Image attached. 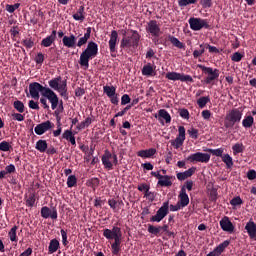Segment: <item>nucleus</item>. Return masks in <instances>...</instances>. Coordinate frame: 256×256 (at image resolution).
Masks as SVG:
<instances>
[{"instance_id":"bb28decb","label":"nucleus","mask_w":256,"mask_h":256,"mask_svg":"<svg viewBox=\"0 0 256 256\" xmlns=\"http://www.w3.org/2000/svg\"><path fill=\"white\" fill-rule=\"evenodd\" d=\"M193 173H196V167H191L184 172L176 173V179L179 181H184L188 178H191V176H193Z\"/></svg>"},{"instance_id":"9b49d317","label":"nucleus","mask_w":256,"mask_h":256,"mask_svg":"<svg viewBox=\"0 0 256 256\" xmlns=\"http://www.w3.org/2000/svg\"><path fill=\"white\" fill-rule=\"evenodd\" d=\"M100 161H102L105 170H112V166H117V154L105 150L103 156L100 157Z\"/></svg>"},{"instance_id":"864d4df0","label":"nucleus","mask_w":256,"mask_h":256,"mask_svg":"<svg viewBox=\"0 0 256 256\" xmlns=\"http://www.w3.org/2000/svg\"><path fill=\"white\" fill-rule=\"evenodd\" d=\"M186 133L188 134V137H190L191 139H198V129L190 128L186 130Z\"/></svg>"},{"instance_id":"b1692460","label":"nucleus","mask_w":256,"mask_h":256,"mask_svg":"<svg viewBox=\"0 0 256 256\" xmlns=\"http://www.w3.org/2000/svg\"><path fill=\"white\" fill-rule=\"evenodd\" d=\"M154 118H159V123H166L169 124L171 123V115L169 112H166L164 109H160L158 114H154Z\"/></svg>"},{"instance_id":"5fc2aeb1","label":"nucleus","mask_w":256,"mask_h":256,"mask_svg":"<svg viewBox=\"0 0 256 256\" xmlns=\"http://www.w3.org/2000/svg\"><path fill=\"white\" fill-rule=\"evenodd\" d=\"M198 0H179V7H186L188 5H195Z\"/></svg>"},{"instance_id":"e2e57ef3","label":"nucleus","mask_w":256,"mask_h":256,"mask_svg":"<svg viewBox=\"0 0 256 256\" xmlns=\"http://www.w3.org/2000/svg\"><path fill=\"white\" fill-rule=\"evenodd\" d=\"M108 206H110V209H112V211H115L117 207H120L122 205L117 204V202H115V199H110L108 200Z\"/></svg>"},{"instance_id":"2f4dec72","label":"nucleus","mask_w":256,"mask_h":256,"mask_svg":"<svg viewBox=\"0 0 256 256\" xmlns=\"http://www.w3.org/2000/svg\"><path fill=\"white\" fill-rule=\"evenodd\" d=\"M176 205H188V194L185 190L181 189L179 192V202H176Z\"/></svg>"},{"instance_id":"393cba45","label":"nucleus","mask_w":256,"mask_h":256,"mask_svg":"<svg viewBox=\"0 0 256 256\" xmlns=\"http://www.w3.org/2000/svg\"><path fill=\"white\" fill-rule=\"evenodd\" d=\"M56 41V30L51 31V34L49 36H46L44 39H42V42H40V46L44 48H49L51 45H54V42Z\"/></svg>"},{"instance_id":"69168bd1","label":"nucleus","mask_w":256,"mask_h":256,"mask_svg":"<svg viewBox=\"0 0 256 256\" xmlns=\"http://www.w3.org/2000/svg\"><path fill=\"white\" fill-rule=\"evenodd\" d=\"M254 179H256V171H254V170H248V171H247V180L252 181V180H254Z\"/></svg>"},{"instance_id":"4d7b16f0","label":"nucleus","mask_w":256,"mask_h":256,"mask_svg":"<svg viewBox=\"0 0 256 256\" xmlns=\"http://www.w3.org/2000/svg\"><path fill=\"white\" fill-rule=\"evenodd\" d=\"M150 175H152V177H154V178H157V180L171 178V176H169V175H161V174H159V171H157V172H150Z\"/></svg>"},{"instance_id":"a878e982","label":"nucleus","mask_w":256,"mask_h":256,"mask_svg":"<svg viewBox=\"0 0 256 256\" xmlns=\"http://www.w3.org/2000/svg\"><path fill=\"white\" fill-rule=\"evenodd\" d=\"M245 231L247 232V236L250 237V239H256V224L252 222V220L245 224Z\"/></svg>"},{"instance_id":"20e7f679","label":"nucleus","mask_w":256,"mask_h":256,"mask_svg":"<svg viewBox=\"0 0 256 256\" xmlns=\"http://www.w3.org/2000/svg\"><path fill=\"white\" fill-rule=\"evenodd\" d=\"M103 237L108 241H114L110 244L112 255H120V245L122 244V230L120 227L112 226V229H103Z\"/></svg>"},{"instance_id":"a19ab883","label":"nucleus","mask_w":256,"mask_h":256,"mask_svg":"<svg viewBox=\"0 0 256 256\" xmlns=\"http://www.w3.org/2000/svg\"><path fill=\"white\" fill-rule=\"evenodd\" d=\"M205 53V47H203V44L198 46V49L193 50V59H198Z\"/></svg>"},{"instance_id":"6e6552de","label":"nucleus","mask_w":256,"mask_h":256,"mask_svg":"<svg viewBox=\"0 0 256 256\" xmlns=\"http://www.w3.org/2000/svg\"><path fill=\"white\" fill-rule=\"evenodd\" d=\"M198 69H201V72H203V75H206V78L203 79V84L206 85H213V82L218 80V77H220V70L216 68H210L203 66L202 64L196 65Z\"/></svg>"},{"instance_id":"1a4fd4ad","label":"nucleus","mask_w":256,"mask_h":256,"mask_svg":"<svg viewBox=\"0 0 256 256\" xmlns=\"http://www.w3.org/2000/svg\"><path fill=\"white\" fill-rule=\"evenodd\" d=\"M49 88L53 89L56 92H59L61 98H64L65 101H68L66 80L61 81V76L49 80Z\"/></svg>"},{"instance_id":"aec40b11","label":"nucleus","mask_w":256,"mask_h":256,"mask_svg":"<svg viewBox=\"0 0 256 256\" xmlns=\"http://www.w3.org/2000/svg\"><path fill=\"white\" fill-rule=\"evenodd\" d=\"M115 86H103V93L108 96L112 105H117V94Z\"/></svg>"},{"instance_id":"2eb2a0df","label":"nucleus","mask_w":256,"mask_h":256,"mask_svg":"<svg viewBox=\"0 0 256 256\" xmlns=\"http://www.w3.org/2000/svg\"><path fill=\"white\" fill-rule=\"evenodd\" d=\"M169 81H180L184 83H193V78L189 75L180 74L178 72H168L165 76Z\"/></svg>"},{"instance_id":"4468645a","label":"nucleus","mask_w":256,"mask_h":256,"mask_svg":"<svg viewBox=\"0 0 256 256\" xmlns=\"http://www.w3.org/2000/svg\"><path fill=\"white\" fill-rule=\"evenodd\" d=\"M186 161L190 163H208L210 161V154L203 152H196L186 157Z\"/></svg>"},{"instance_id":"c03bdc74","label":"nucleus","mask_w":256,"mask_h":256,"mask_svg":"<svg viewBox=\"0 0 256 256\" xmlns=\"http://www.w3.org/2000/svg\"><path fill=\"white\" fill-rule=\"evenodd\" d=\"M7 236L10 237V241L17 242V226L12 227L10 232L7 233Z\"/></svg>"},{"instance_id":"423d86ee","label":"nucleus","mask_w":256,"mask_h":256,"mask_svg":"<svg viewBox=\"0 0 256 256\" xmlns=\"http://www.w3.org/2000/svg\"><path fill=\"white\" fill-rule=\"evenodd\" d=\"M242 119V108H232L225 113L224 127L225 129H232L235 124L240 123Z\"/></svg>"},{"instance_id":"0e129e2a","label":"nucleus","mask_w":256,"mask_h":256,"mask_svg":"<svg viewBox=\"0 0 256 256\" xmlns=\"http://www.w3.org/2000/svg\"><path fill=\"white\" fill-rule=\"evenodd\" d=\"M179 116L181 117V119L188 120V118H189L188 110L187 109H180L179 110Z\"/></svg>"},{"instance_id":"f8f14e48","label":"nucleus","mask_w":256,"mask_h":256,"mask_svg":"<svg viewBox=\"0 0 256 256\" xmlns=\"http://www.w3.org/2000/svg\"><path fill=\"white\" fill-rule=\"evenodd\" d=\"M68 236L66 234V230L61 229V243H59V240L51 239L49 241V255L56 253V251H59V248L62 245L67 246L68 245Z\"/></svg>"},{"instance_id":"c85d7f7f","label":"nucleus","mask_w":256,"mask_h":256,"mask_svg":"<svg viewBox=\"0 0 256 256\" xmlns=\"http://www.w3.org/2000/svg\"><path fill=\"white\" fill-rule=\"evenodd\" d=\"M73 20L83 22L85 20V7L80 6L75 14L72 15Z\"/></svg>"},{"instance_id":"13d9d810","label":"nucleus","mask_w":256,"mask_h":256,"mask_svg":"<svg viewBox=\"0 0 256 256\" xmlns=\"http://www.w3.org/2000/svg\"><path fill=\"white\" fill-rule=\"evenodd\" d=\"M34 63H37V65H41L44 63V54L37 53V56L34 57Z\"/></svg>"},{"instance_id":"f03ea898","label":"nucleus","mask_w":256,"mask_h":256,"mask_svg":"<svg viewBox=\"0 0 256 256\" xmlns=\"http://www.w3.org/2000/svg\"><path fill=\"white\" fill-rule=\"evenodd\" d=\"M52 88H46L37 82L29 83V89L24 90L27 93V97L32 99H39V103H42L44 109H49V104H51V110H56V104H59V96L54 92ZM49 101V104H46Z\"/></svg>"},{"instance_id":"052dcab7","label":"nucleus","mask_w":256,"mask_h":256,"mask_svg":"<svg viewBox=\"0 0 256 256\" xmlns=\"http://www.w3.org/2000/svg\"><path fill=\"white\" fill-rule=\"evenodd\" d=\"M213 6V0H201V7L208 9Z\"/></svg>"},{"instance_id":"7ed1b4c3","label":"nucleus","mask_w":256,"mask_h":256,"mask_svg":"<svg viewBox=\"0 0 256 256\" xmlns=\"http://www.w3.org/2000/svg\"><path fill=\"white\" fill-rule=\"evenodd\" d=\"M103 237L108 241H114L110 244L112 255H120V245L122 244V230L120 227L112 226V229H103Z\"/></svg>"},{"instance_id":"49530a36","label":"nucleus","mask_w":256,"mask_h":256,"mask_svg":"<svg viewBox=\"0 0 256 256\" xmlns=\"http://www.w3.org/2000/svg\"><path fill=\"white\" fill-rule=\"evenodd\" d=\"M219 157L222 158L226 168L228 169L232 168V157H230L229 154H225V156H219Z\"/></svg>"},{"instance_id":"412c9836","label":"nucleus","mask_w":256,"mask_h":256,"mask_svg":"<svg viewBox=\"0 0 256 256\" xmlns=\"http://www.w3.org/2000/svg\"><path fill=\"white\" fill-rule=\"evenodd\" d=\"M116 46H117V31L112 30L110 32V40L108 41V47L110 49L111 57H115V52H116L115 47Z\"/></svg>"},{"instance_id":"37998d69","label":"nucleus","mask_w":256,"mask_h":256,"mask_svg":"<svg viewBox=\"0 0 256 256\" xmlns=\"http://www.w3.org/2000/svg\"><path fill=\"white\" fill-rule=\"evenodd\" d=\"M21 44L22 46H24V48L31 49L32 47H34V40L31 39V37L24 38L22 39Z\"/></svg>"},{"instance_id":"ea45409f","label":"nucleus","mask_w":256,"mask_h":256,"mask_svg":"<svg viewBox=\"0 0 256 256\" xmlns=\"http://www.w3.org/2000/svg\"><path fill=\"white\" fill-rule=\"evenodd\" d=\"M76 183H77V179H76V176H74V175H70L66 179V186L68 188L76 187Z\"/></svg>"},{"instance_id":"6e6d98bb","label":"nucleus","mask_w":256,"mask_h":256,"mask_svg":"<svg viewBox=\"0 0 256 256\" xmlns=\"http://www.w3.org/2000/svg\"><path fill=\"white\" fill-rule=\"evenodd\" d=\"M240 205H242V199L240 198V196L234 197L232 198V200H230V206L238 207Z\"/></svg>"},{"instance_id":"f257e3e1","label":"nucleus","mask_w":256,"mask_h":256,"mask_svg":"<svg viewBox=\"0 0 256 256\" xmlns=\"http://www.w3.org/2000/svg\"><path fill=\"white\" fill-rule=\"evenodd\" d=\"M89 39L90 27L86 28V33H84L80 38L73 34L61 38V43L68 49H76V47L81 48L84 45H87L86 50L81 52V57L78 59V65H81V67H85L86 69H88V63L90 60H93L98 56V44L93 41H88Z\"/></svg>"},{"instance_id":"cd10ccee","label":"nucleus","mask_w":256,"mask_h":256,"mask_svg":"<svg viewBox=\"0 0 256 256\" xmlns=\"http://www.w3.org/2000/svg\"><path fill=\"white\" fill-rule=\"evenodd\" d=\"M155 154H156V149L154 148L137 151V157L144 158V159H149L151 157H154Z\"/></svg>"},{"instance_id":"603ef678","label":"nucleus","mask_w":256,"mask_h":256,"mask_svg":"<svg viewBox=\"0 0 256 256\" xmlns=\"http://www.w3.org/2000/svg\"><path fill=\"white\" fill-rule=\"evenodd\" d=\"M153 72H154V68H152L151 65H144V67H142L143 76H151V73Z\"/></svg>"},{"instance_id":"79ce46f5","label":"nucleus","mask_w":256,"mask_h":256,"mask_svg":"<svg viewBox=\"0 0 256 256\" xmlns=\"http://www.w3.org/2000/svg\"><path fill=\"white\" fill-rule=\"evenodd\" d=\"M206 152L210 153V155H213L215 157H224L223 155V148L218 149H207Z\"/></svg>"},{"instance_id":"09e8293b","label":"nucleus","mask_w":256,"mask_h":256,"mask_svg":"<svg viewBox=\"0 0 256 256\" xmlns=\"http://www.w3.org/2000/svg\"><path fill=\"white\" fill-rule=\"evenodd\" d=\"M12 150V146L7 141L0 142V152H9Z\"/></svg>"},{"instance_id":"4be33fe9","label":"nucleus","mask_w":256,"mask_h":256,"mask_svg":"<svg viewBox=\"0 0 256 256\" xmlns=\"http://www.w3.org/2000/svg\"><path fill=\"white\" fill-rule=\"evenodd\" d=\"M227 246H230V241L225 240L222 243H220V245L215 247L212 252H209L208 255L206 256H220V254H223Z\"/></svg>"},{"instance_id":"a18cd8bd","label":"nucleus","mask_w":256,"mask_h":256,"mask_svg":"<svg viewBox=\"0 0 256 256\" xmlns=\"http://www.w3.org/2000/svg\"><path fill=\"white\" fill-rule=\"evenodd\" d=\"M131 101H132V99H130L129 95H127V94L122 95L121 98H117V104L120 103V105H122V106L129 104V102H131Z\"/></svg>"},{"instance_id":"f3484780","label":"nucleus","mask_w":256,"mask_h":256,"mask_svg":"<svg viewBox=\"0 0 256 256\" xmlns=\"http://www.w3.org/2000/svg\"><path fill=\"white\" fill-rule=\"evenodd\" d=\"M147 31V34L154 38H158L161 34V29L159 28V23L156 20H151L147 22V27L144 28Z\"/></svg>"},{"instance_id":"0eeeda50","label":"nucleus","mask_w":256,"mask_h":256,"mask_svg":"<svg viewBox=\"0 0 256 256\" xmlns=\"http://www.w3.org/2000/svg\"><path fill=\"white\" fill-rule=\"evenodd\" d=\"M131 32L132 34L130 36L122 37V40H120V48L137 49V47H139V39H141L142 36L135 30H132Z\"/></svg>"},{"instance_id":"f704fd0d","label":"nucleus","mask_w":256,"mask_h":256,"mask_svg":"<svg viewBox=\"0 0 256 256\" xmlns=\"http://www.w3.org/2000/svg\"><path fill=\"white\" fill-rule=\"evenodd\" d=\"M242 152H245V146L242 143H235L232 145V155H238Z\"/></svg>"},{"instance_id":"680f3d73","label":"nucleus","mask_w":256,"mask_h":256,"mask_svg":"<svg viewBox=\"0 0 256 256\" xmlns=\"http://www.w3.org/2000/svg\"><path fill=\"white\" fill-rule=\"evenodd\" d=\"M35 201L36 199L34 198V194H29V197H27V207H34Z\"/></svg>"},{"instance_id":"9d476101","label":"nucleus","mask_w":256,"mask_h":256,"mask_svg":"<svg viewBox=\"0 0 256 256\" xmlns=\"http://www.w3.org/2000/svg\"><path fill=\"white\" fill-rule=\"evenodd\" d=\"M188 27H190L191 30L195 32L201 31L202 29H210V25L208 24L207 19L196 17L188 18Z\"/></svg>"},{"instance_id":"c9c22d12","label":"nucleus","mask_w":256,"mask_h":256,"mask_svg":"<svg viewBox=\"0 0 256 256\" xmlns=\"http://www.w3.org/2000/svg\"><path fill=\"white\" fill-rule=\"evenodd\" d=\"M137 191L144 192V197H153V193L149 192V185L147 184L137 186Z\"/></svg>"},{"instance_id":"8fccbe9b","label":"nucleus","mask_w":256,"mask_h":256,"mask_svg":"<svg viewBox=\"0 0 256 256\" xmlns=\"http://www.w3.org/2000/svg\"><path fill=\"white\" fill-rule=\"evenodd\" d=\"M91 123H93V119H90V117L86 118V120L82 121L81 124H78V130L87 128Z\"/></svg>"},{"instance_id":"e433bc0d","label":"nucleus","mask_w":256,"mask_h":256,"mask_svg":"<svg viewBox=\"0 0 256 256\" xmlns=\"http://www.w3.org/2000/svg\"><path fill=\"white\" fill-rule=\"evenodd\" d=\"M209 102L210 98L208 96H203L201 98H198L196 104L198 105V108L203 109L205 108V105H208Z\"/></svg>"},{"instance_id":"7c9ffc66","label":"nucleus","mask_w":256,"mask_h":256,"mask_svg":"<svg viewBox=\"0 0 256 256\" xmlns=\"http://www.w3.org/2000/svg\"><path fill=\"white\" fill-rule=\"evenodd\" d=\"M51 147H49L48 144H46V140H42L40 139L39 141H37V144H35L34 149H37V151H39V153H44L45 149H49Z\"/></svg>"},{"instance_id":"58836bf2","label":"nucleus","mask_w":256,"mask_h":256,"mask_svg":"<svg viewBox=\"0 0 256 256\" xmlns=\"http://www.w3.org/2000/svg\"><path fill=\"white\" fill-rule=\"evenodd\" d=\"M12 107L15 108V110L20 114L24 113V104L22 101L17 100L13 102Z\"/></svg>"},{"instance_id":"3c124183","label":"nucleus","mask_w":256,"mask_h":256,"mask_svg":"<svg viewBox=\"0 0 256 256\" xmlns=\"http://www.w3.org/2000/svg\"><path fill=\"white\" fill-rule=\"evenodd\" d=\"M243 55L240 52L232 53L230 60L235 63H240L242 61Z\"/></svg>"},{"instance_id":"bf43d9fd","label":"nucleus","mask_w":256,"mask_h":256,"mask_svg":"<svg viewBox=\"0 0 256 256\" xmlns=\"http://www.w3.org/2000/svg\"><path fill=\"white\" fill-rule=\"evenodd\" d=\"M12 121L23 122L24 115L19 113H12Z\"/></svg>"},{"instance_id":"72a5a7b5","label":"nucleus","mask_w":256,"mask_h":256,"mask_svg":"<svg viewBox=\"0 0 256 256\" xmlns=\"http://www.w3.org/2000/svg\"><path fill=\"white\" fill-rule=\"evenodd\" d=\"M147 233L150 235H154L155 237H159L161 233H164V230H158L154 225H147Z\"/></svg>"},{"instance_id":"473e14b6","label":"nucleus","mask_w":256,"mask_h":256,"mask_svg":"<svg viewBox=\"0 0 256 256\" xmlns=\"http://www.w3.org/2000/svg\"><path fill=\"white\" fill-rule=\"evenodd\" d=\"M166 39H168V41L171 43V45H174V47H176V48H179V49L185 48V45L183 43H181V41H178V38H176V37L169 35L168 37H166Z\"/></svg>"},{"instance_id":"dca6fc26","label":"nucleus","mask_w":256,"mask_h":256,"mask_svg":"<svg viewBox=\"0 0 256 256\" xmlns=\"http://www.w3.org/2000/svg\"><path fill=\"white\" fill-rule=\"evenodd\" d=\"M186 134V128L179 126V135H176V139L171 140V146L174 147V149L181 148L183 141H186Z\"/></svg>"},{"instance_id":"c756f323","label":"nucleus","mask_w":256,"mask_h":256,"mask_svg":"<svg viewBox=\"0 0 256 256\" xmlns=\"http://www.w3.org/2000/svg\"><path fill=\"white\" fill-rule=\"evenodd\" d=\"M14 172H16V168L13 164L5 166V170L0 171V180L5 179L7 175L14 174Z\"/></svg>"},{"instance_id":"a211bd4d","label":"nucleus","mask_w":256,"mask_h":256,"mask_svg":"<svg viewBox=\"0 0 256 256\" xmlns=\"http://www.w3.org/2000/svg\"><path fill=\"white\" fill-rule=\"evenodd\" d=\"M51 129H54V123H51V121H44L34 127V134L41 136L44 135V133L49 132Z\"/></svg>"},{"instance_id":"4c0bfd02","label":"nucleus","mask_w":256,"mask_h":256,"mask_svg":"<svg viewBox=\"0 0 256 256\" xmlns=\"http://www.w3.org/2000/svg\"><path fill=\"white\" fill-rule=\"evenodd\" d=\"M242 127L250 128L254 124V118L252 116H245V119H241Z\"/></svg>"},{"instance_id":"338daca9","label":"nucleus","mask_w":256,"mask_h":256,"mask_svg":"<svg viewBox=\"0 0 256 256\" xmlns=\"http://www.w3.org/2000/svg\"><path fill=\"white\" fill-rule=\"evenodd\" d=\"M142 169L151 171V170H154V166L151 165V163L147 162V163L142 164Z\"/></svg>"},{"instance_id":"de8ad7c7","label":"nucleus","mask_w":256,"mask_h":256,"mask_svg":"<svg viewBox=\"0 0 256 256\" xmlns=\"http://www.w3.org/2000/svg\"><path fill=\"white\" fill-rule=\"evenodd\" d=\"M157 185H159V187H171V178H162L159 179V181L157 182Z\"/></svg>"},{"instance_id":"5701e85b","label":"nucleus","mask_w":256,"mask_h":256,"mask_svg":"<svg viewBox=\"0 0 256 256\" xmlns=\"http://www.w3.org/2000/svg\"><path fill=\"white\" fill-rule=\"evenodd\" d=\"M220 229L227 233H232L235 231V226L232 225L229 218L223 217V219H220Z\"/></svg>"},{"instance_id":"ddd939ff","label":"nucleus","mask_w":256,"mask_h":256,"mask_svg":"<svg viewBox=\"0 0 256 256\" xmlns=\"http://www.w3.org/2000/svg\"><path fill=\"white\" fill-rule=\"evenodd\" d=\"M59 126H56V130H54V137H59L71 143V145H76V137H73V132L71 130H64V133L61 134V122H58Z\"/></svg>"},{"instance_id":"774afa93","label":"nucleus","mask_w":256,"mask_h":256,"mask_svg":"<svg viewBox=\"0 0 256 256\" xmlns=\"http://www.w3.org/2000/svg\"><path fill=\"white\" fill-rule=\"evenodd\" d=\"M201 117H203V120L210 119V111L209 110H203L201 112Z\"/></svg>"},{"instance_id":"6ab92c4d","label":"nucleus","mask_w":256,"mask_h":256,"mask_svg":"<svg viewBox=\"0 0 256 256\" xmlns=\"http://www.w3.org/2000/svg\"><path fill=\"white\" fill-rule=\"evenodd\" d=\"M40 215H42L43 219H51L56 220L59 218V213L56 211V207H42V210H40Z\"/></svg>"},{"instance_id":"39448f33","label":"nucleus","mask_w":256,"mask_h":256,"mask_svg":"<svg viewBox=\"0 0 256 256\" xmlns=\"http://www.w3.org/2000/svg\"><path fill=\"white\" fill-rule=\"evenodd\" d=\"M188 204H176V205H169V201H166L162 204V207H159L157 210V214L149 218V222L152 223H160L161 220H164L166 215H169V212H177L183 208H186Z\"/></svg>"}]
</instances>
